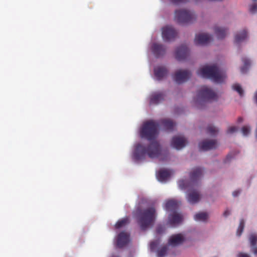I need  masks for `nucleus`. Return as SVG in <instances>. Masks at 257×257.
<instances>
[{"label":"nucleus","instance_id":"f257e3e1","mask_svg":"<svg viewBox=\"0 0 257 257\" xmlns=\"http://www.w3.org/2000/svg\"><path fill=\"white\" fill-rule=\"evenodd\" d=\"M159 124L153 120H150L144 122L140 131V137L148 141H153L147 147L141 144L136 145L133 155V158L135 161H140L145 159L146 155L151 159L161 157L160 160L162 161L168 160L169 152L167 151H162L159 143L154 141L158 135Z\"/></svg>","mask_w":257,"mask_h":257},{"label":"nucleus","instance_id":"f03ea898","mask_svg":"<svg viewBox=\"0 0 257 257\" xmlns=\"http://www.w3.org/2000/svg\"><path fill=\"white\" fill-rule=\"evenodd\" d=\"M136 211L137 222L141 230H146L154 225L157 217L155 207H150L144 209L138 208Z\"/></svg>","mask_w":257,"mask_h":257},{"label":"nucleus","instance_id":"7ed1b4c3","mask_svg":"<svg viewBox=\"0 0 257 257\" xmlns=\"http://www.w3.org/2000/svg\"><path fill=\"white\" fill-rule=\"evenodd\" d=\"M197 74L203 78H209L216 83H222L226 77L225 72L216 65H206L197 71Z\"/></svg>","mask_w":257,"mask_h":257},{"label":"nucleus","instance_id":"20e7f679","mask_svg":"<svg viewBox=\"0 0 257 257\" xmlns=\"http://www.w3.org/2000/svg\"><path fill=\"white\" fill-rule=\"evenodd\" d=\"M217 99L216 94L211 89L206 86L201 87L198 90L196 103L198 108H202V104L211 100Z\"/></svg>","mask_w":257,"mask_h":257},{"label":"nucleus","instance_id":"39448f33","mask_svg":"<svg viewBox=\"0 0 257 257\" xmlns=\"http://www.w3.org/2000/svg\"><path fill=\"white\" fill-rule=\"evenodd\" d=\"M195 19L194 14L186 10H177L175 12V20L180 24L191 23Z\"/></svg>","mask_w":257,"mask_h":257},{"label":"nucleus","instance_id":"423d86ee","mask_svg":"<svg viewBox=\"0 0 257 257\" xmlns=\"http://www.w3.org/2000/svg\"><path fill=\"white\" fill-rule=\"evenodd\" d=\"M191 76V73L189 70L180 69L175 72L173 79L177 83L181 84L187 81Z\"/></svg>","mask_w":257,"mask_h":257},{"label":"nucleus","instance_id":"0eeeda50","mask_svg":"<svg viewBox=\"0 0 257 257\" xmlns=\"http://www.w3.org/2000/svg\"><path fill=\"white\" fill-rule=\"evenodd\" d=\"M177 34L176 30L172 26H167L162 28V37L165 41L174 40Z\"/></svg>","mask_w":257,"mask_h":257},{"label":"nucleus","instance_id":"6e6552de","mask_svg":"<svg viewBox=\"0 0 257 257\" xmlns=\"http://www.w3.org/2000/svg\"><path fill=\"white\" fill-rule=\"evenodd\" d=\"M218 146L216 140H204L199 144V147L200 150L206 151L212 149H216Z\"/></svg>","mask_w":257,"mask_h":257},{"label":"nucleus","instance_id":"1a4fd4ad","mask_svg":"<svg viewBox=\"0 0 257 257\" xmlns=\"http://www.w3.org/2000/svg\"><path fill=\"white\" fill-rule=\"evenodd\" d=\"M212 40V37L211 35L207 34H199L196 35L194 42L197 45H204L209 43Z\"/></svg>","mask_w":257,"mask_h":257},{"label":"nucleus","instance_id":"9d476101","mask_svg":"<svg viewBox=\"0 0 257 257\" xmlns=\"http://www.w3.org/2000/svg\"><path fill=\"white\" fill-rule=\"evenodd\" d=\"M130 241V234L125 231L120 232L116 238V245L119 248L126 245Z\"/></svg>","mask_w":257,"mask_h":257},{"label":"nucleus","instance_id":"9b49d317","mask_svg":"<svg viewBox=\"0 0 257 257\" xmlns=\"http://www.w3.org/2000/svg\"><path fill=\"white\" fill-rule=\"evenodd\" d=\"M187 144V140L184 137H174L171 141L172 146L177 150H180L184 148Z\"/></svg>","mask_w":257,"mask_h":257},{"label":"nucleus","instance_id":"f8f14e48","mask_svg":"<svg viewBox=\"0 0 257 257\" xmlns=\"http://www.w3.org/2000/svg\"><path fill=\"white\" fill-rule=\"evenodd\" d=\"M189 51L186 45H181L178 47L175 52V57L179 60L185 59L189 55Z\"/></svg>","mask_w":257,"mask_h":257},{"label":"nucleus","instance_id":"ddd939ff","mask_svg":"<svg viewBox=\"0 0 257 257\" xmlns=\"http://www.w3.org/2000/svg\"><path fill=\"white\" fill-rule=\"evenodd\" d=\"M184 241V236L181 233H178L170 236L168 240V244L172 246H176L182 244Z\"/></svg>","mask_w":257,"mask_h":257},{"label":"nucleus","instance_id":"4468645a","mask_svg":"<svg viewBox=\"0 0 257 257\" xmlns=\"http://www.w3.org/2000/svg\"><path fill=\"white\" fill-rule=\"evenodd\" d=\"M152 50L155 56L158 58L165 54L166 49L162 44L154 43L152 46Z\"/></svg>","mask_w":257,"mask_h":257},{"label":"nucleus","instance_id":"2eb2a0df","mask_svg":"<svg viewBox=\"0 0 257 257\" xmlns=\"http://www.w3.org/2000/svg\"><path fill=\"white\" fill-rule=\"evenodd\" d=\"M200 199L199 192L196 190H191L187 195V200L191 204H195L199 202Z\"/></svg>","mask_w":257,"mask_h":257},{"label":"nucleus","instance_id":"dca6fc26","mask_svg":"<svg viewBox=\"0 0 257 257\" xmlns=\"http://www.w3.org/2000/svg\"><path fill=\"white\" fill-rule=\"evenodd\" d=\"M169 223L172 226H174L181 223L183 218L181 214L174 212L169 216Z\"/></svg>","mask_w":257,"mask_h":257},{"label":"nucleus","instance_id":"f3484780","mask_svg":"<svg viewBox=\"0 0 257 257\" xmlns=\"http://www.w3.org/2000/svg\"><path fill=\"white\" fill-rule=\"evenodd\" d=\"M165 95L163 92H155L152 93L150 97L151 104H158L164 99Z\"/></svg>","mask_w":257,"mask_h":257},{"label":"nucleus","instance_id":"a211bd4d","mask_svg":"<svg viewBox=\"0 0 257 257\" xmlns=\"http://www.w3.org/2000/svg\"><path fill=\"white\" fill-rule=\"evenodd\" d=\"M168 70L165 66H157L154 69V74L158 80H162L167 76Z\"/></svg>","mask_w":257,"mask_h":257},{"label":"nucleus","instance_id":"6ab92c4d","mask_svg":"<svg viewBox=\"0 0 257 257\" xmlns=\"http://www.w3.org/2000/svg\"><path fill=\"white\" fill-rule=\"evenodd\" d=\"M203 170L201 168L197 167L192 170L190 174V177L192 181H197L202 176Z\"/></svg>","mask_w":257,"mask_h":257},{"label":"nucleus","instance_id":"aec40b11","mask_svg":"<svg viewBox=\"0 0 257 257\" xmlns=\"http://www.w3.org/2000/svg\"><path fill=\"white\" fill-rule=\"evenodd\" d=\"M171 176V172L169 170L163 169L160 170L157 174V177L160 181L166 180Z\"/></svg>","mask_w":257,"mask_h":257},{"label":"nucleus","instance_id":"412c9836","mask_svg":"<svg viewBox=\"0 0 257 257\" xmlns=\"http://www.w3.org/2000/svg\"><path fill=\"white\" fill-rule=\"evenodd\" d=\"M179 206L177 201L174 200H168L166 202L165 209L168 211H175Z\"/></svg>","mask_w":257,"mask_h":257},{"label":"nucleus","instance_id":"4be33fe9","mask_svg":"<svg viewBox=\"0 0 257 257\" xmlns=\"http://www.w3.org/2000/svg\"><path fill=\"white\" fill-rule=\"evenodd\" d=\"M247 34L246 31L243 30L235 35L234 42L236 44H239L244 40L247 38Z\"/></svg>","mask_w":257,"mask_h":257},{"label":"nucleus","instance_id":"5701e85b","mask_svg":"<svg viewBox=\"0 0 257 257\" xmlns=\"http://www.w3.org/2000/svg\"><path fill=\"white\" fill-rule=\"evenodd\" d=\"M161 123L163 124L165 130L172 131L175 126L174 123L169 119H163L161 120Z\"/></svg>","mask_w":257,"mask_h":257},{"label":"nucleus","instance_id":"b1692460","mask_svg":"<svg viewBox=\"0 0 257 257\" xmlns=\"http://www.w3.org/2000/svg\"><path fill=\"white\" fill-rule=\"evenodd\" d=\"M214 31L217 38L220 39L224 38L227 34V30L223 28L217 27Z\"/></svg>","mask_w":257,"mask_h":257},{"label":"nucleus","instance_id":"393cba45","mask_svg":"<svg viewBox=\"0 0 257 257\" xmlns=\"http://www.w3.org/2000/svg\"><path fill=\"white\" fill-rule=\"evenodd\" d=\"M242 60L243 63V65L241 67L240 71L242 73H245L247 72L250 66V62L248 59L245 58H242Z\"/></svg>","mask_w":257,"mask_h":257},{"label":"nucleus","instance_id":"a878e982","mask_svg":"<svg viewBox=\"0 0 257 257\" xmlns=\"http://www.w3.org/2000/svg\"><path fill=\"white\" fill-rule=\"evenodd\" d=\"M130 220L129 218L127 217L122 218L120 220H119L115 224V227L116 228H120L125 225L129 223Z\"/></svg>","mask_w":257,"mask_h":257},{"label":"nucleus","instance_id":"bb28decb","mask_svg":"<svg viewBox=\"0 0 257 257\" xmlns=\"http://www.w3.org/2000/svg\"><path fill=\"white\" fill-rule=\"evenodd\" d=\"M208 217V215L205 212H199L194 216V219L196 221H205Z\"/></svg>","mask_w":257,"mask_h":257},{"label":"nucleus","instance_id":"cd10ccee","mask_svg":"<svg viewBox=\"0 0 257 257\" xmlns=\"http://www.w3.org/2000/svg\"><path fill=\"white\" fill-rule=\"evenodd\" d=\"M168 246L167 245H164L161 247L158 250L157 255L158 257H164L167 254L168 251Z\"/></svg>","mask_w":257,"mask_h":257},{"label":"nucleus","instance_id":"c85d7f7f","mask_svg":"<svg viewBox=\"0 0 257 257\" xmlns=\"http://www.w3.org/2000/svg\"><path fill=\"white\" fill-rule=\"evenodd\" d=\"M232 89L238 92L239 95L241 97L243 95L244 91L241 87L240 85L238 83H235L232 85Z\"/></svg>","mask_w":257,"mask_h":257},{"label":"nucleus","instance_id":"c756f323","mask_svg":"<svg viewBox=\"0 0 257 257\" xmlns=\"http://www.w3.org/2000/svg\"><path fill=\"white\" fill-rule=\"evenodd\" d=\"M218 129L212 125H209L207 127V133L212 136L215 135L218 133Z\"/></svg>","mask_w":257,"mask_h":257},{"label":"nucleus","instance_id":"7c9ffc66","mask_svg":"<svg viewBox=\"0 0 257 257\" xmlns=\"http://www.w3.org/2000/svg\"><path fill=\"white\" fill-rule=\"evenodd\" d=\"M244 226V221L243 219L240 220V223L238 229L236 231V234L238 236H240L243 230Z\"/></svg>","mask_w":257,"mask_h":257},{"label":"nucleus","instance_id":"2f4dec72","mask_svg":"<svg viewBox=\"0 0 257 257\" xmlns=\"http://www.w3.org/2000/svg\"><path fill=\"white\" fill-rule=\"evenodd\" d=\"M179 186L181 189H185L188 187V181L185 180H181L179 181Z\"/></svg>","mask_w":257,"mask_h":257},{"label":"nucleus","instance_id":"473e14b6","mask_svg":"<svg viewBox=\"0 0 257 257\" xmlns=\"http://www.w3.org/2000/svg\"><path fill=\"white\" fill-rule=\"evenodd\" d=\"M160 243V241L159 240H156L151 242L150 246L151 250L154 251L157 248Z\"/></svg>","mask_w":257,"mask_h":257},{"label":"nucleus","instance_id":"72a5a7b5","mask_svg":"<svg viewBox=\"0 0 257 257\" xmlns=\"http://www.w3.org/2000/svg\"><path fill=\"white\" fill-rule=\"evenodd\" d=\"M241 131L243 135L246 136L250 133V128L248 126H244L242 127Z\"/></svg>","mask_w":257,"mask_h":257},{"label":"nucleus","instance_id":"f704fd0d","mask_svg":"<svg viewBox=\"0 0 257 257\" xmlns=\"http://www.w3.org/2000/svg\"><path fill=\"white\" fill-rule=\"evenodd\" d=\"M165 228L162 225H158L156 229V232L158 234H161L165 231Z\"/></svg>","mask_w":257,"mask_h":257},{"label":"nucleus","instance_id":"c9c22d12","mask_svg":"<svg viewBox=\"0 0 257 257\" xmlns=\"http://www.w3.org/2000/svg\"><path fill=\"white\" fill-rule=\"evenodd\" d=\"M237 130V128L236 126H232L228 127L227 131V134H232L235 132Z\"/></svg>","mask_w":257,"mask_h":257},{"label":"nucleus","instance_id":"e433bc0d","mask_svg":"<svg viewBox=\"0 0 257 257\" xmlns=\"http://www.w3.org/2000/svg\"><path fill=\"white\" fill-rule=\"evenodd\" d=\"M249 11L250 13L254 14L257 11V5L256 4L250 6L249 8Z\"/></svg>","mask_w":257,"mask_h":257},{"label":"nucleus","instance_id":"4c0bfd02","mask_svg":"<svg viewBox=\"0 0 257 257\" xmlns=\"http://www.w3.org/2000/svg\"><path fill=\"white\" fill-rule=\"evenodd\" d=\"M172 3L174 4H178L179 3H186L188 1V0H170Z\"/></svg>","mask_w":257,"mask_h":257},{"label":"nucleus","instance_id":"58836bf2","mask_svg":"<svg viewBox=\"0 0 257 257\" xmlns=\"http://www.w3.org/2000/svg\"><path fill=\"white\" fill-rule=\"evenodd\" d=\"M237 257H250L249 254L243 252H239L237 255Z\"/></svg>","mask_w":257,"mask_h":257},{"label":"nucleus","instance_id":"ea45409f","mask_svg":"<svg viewBox=\"0 0 257 257\" xmlns=\"http://www.w3.org/2000/svg\"><path fill=\"white\" fill-rule=\"evenodd\" d=\"M232 157H231V155L230 154H228L227 156H226V159H225L224 160V162L225 163H227L230 160V159H231Z\"/></svg>","mask_w":257,"mask_h":257},{"label":"nucleus","instance_id":"a19ab883","mask_svg":"<svg viewBox=\"0 0 257 257\" xmlns=\"http://www.w3.org/2000/svg\"><path fill=\"white\" fill-rule=\"evenodd\" d=\"M240 191L239 190H235L232 193V195L234 197H236L238 196V195L240 193Z\"/></svg>","mask_w":257,"mask_h":257},{"label":"nucleus","instance_id":"79ce46f5","mask_svg":"<svg viewBox=\"0 0 257 257\" xmlns=\"http://www.w3.org/2000/svg\"><path fill=\"white\" fill-rule=\"evenodd\" d=\"M230 214V211L228 210V209H226L223 213V215L225 216V217H227V216H228Z\"/></svg>","mask_w":257,"mask_h":257},{"label":"nucleus","instance_id":"37998d69","mask_svg":"<svg viewBox=\"0 0 257 257\" xmlns=\"http://www.w3.org/2000/svg\"><path fill=\"white\" fill-rule=\"evenodd\" d=\"M242 120H243V119H242V117H239V118H238V121L239 122H242Z\"/></svg>","mask_w":257,"mask_h":257},{"label":"nucleus","instance_id":"c03bdc74","mask_svg":"<svg viewBox=\"0 0 257 257\" xmlns=\"http://www.w3.org/2000/svg\"><path fill=\"white\" fill-rule=\"evenodd\" d=\"M111 257H119V256L116 254H112Z\"/></svg>","mask_w":257,"mask_h":257},{"label":"nucleus","instance_id":"a18cd8bd","mask_svg":"<svg viewBox=\"0 0 257 257\" xmlns=\"http://www.w3.org/2000/svg\"><path fill=\"white\" fill-rule=\"evenodd\" d=\"M253 1H256V0H252Z\"/></svg>","mask_w":257,"mask_h":257}]
</instances>
